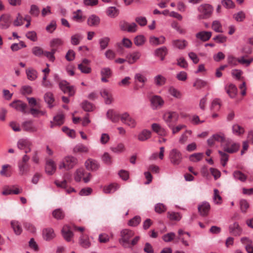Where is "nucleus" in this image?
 <instances>
[{
  "instance_id": "1",
  "label": "nucleus",
  "mask_w": 253,
  "mask_h": 253,
  "mask_svg": "<svg viewBox=\"0 0 253 253\" xmlns=\"http://www.w3.org/2000/svg\"><path fill=\"white\" fill-rule=\"evenodd\" d=\"M134 235V232L128 229L122 230L120 233L121 238L119 239L120 243L125 248H132L135 246L139 240V236H136L131 241L130 239Z\"/></svg>"
},
{
  "instance_id": "2",
  "label": "nucleus",
  "mask_w": 253,
  "mask_h": 253,
  "mask_svg": "<svg viewBox=\"0 0 253 253\" xmlns=\"http://www.w3.org/2000/svg\"><path fill=\"white\" fill-rule=\"evenodd\" d=\"M78 163L77 158L73 156H67L65 157L59 163L58 168L60 169L69 170L73 169Z\"/></svg>"
},
{
  "instance_id": "3",
  "label": "nucleus",
  "mask_w": 253,
  "mask_h": 253,
  "mask_svg": "<svg viewBox=\"0 0 253 253\" xmlns=\"http://www.w3.org/2000/svg\"><path fill=\"white\" fill-rule=\"evenodd\" d=\"M198 11L199 13L198 18L199 20L206 19L211 16L213 11V8L210 4H203L198 7Z\"/></svg>"
},
{
  "instance_id": "4",
  "label": "nucleus",
  "mask_w": 253,
  "mask_h": 253,
  "mask_svg": "<svg viewBox=\"0 0 253 253\" xmlns=\"http://www.w3.org/2000/svg\"><path fill=\"white\" fill-rule=\"evenodd\" d=\"M60 89L65 94H67L69 97L73 96L76 91V88L74 85H72L69 83L65 80L60 81L59 83Z\"/></svg>"
},
{
  "instance_id": "5",
  "label": "nucleus",
  "mask_w": 253,
  "mask_h": 253,
  "mask_svg": "<svg viewBox=\"0 0 253 253\" xmlns=\"http://www.w3.org/2000/svg\"><path fill=\"white\" fill-rule=\"evenodd\" d=\"M179 118V115L176 112L168 111L163 116V119L169 127H172V122H176Z\"/></svg>"
},
{
  "instance_id": "6",
  "label": "nucleus",
  "mask_w": 253,
  "mask_h": 253,
  "mask_svg": "<svg viewBox=\"0 0 253 253\" xmlns=\"http://www.w3.org/2000/svg\"><path fill=\"white\" fill-rule=\"evenodd\" d=\"M169 158L173 165H178L182 160V154L178 150L173 149L169 152Z\"/></svg>"
},
{
  "instance_id": "7",
  "label": "nucleus",
  "mask_w": 253,
  "mask_h": 253,
  "mask_svg": "<svg viewBox=\"0 0 253 253\" xmlns=\"http://www.w3.org/2000/svg\"><path fill=\"white\" fill-rule=\"evenodd\" d=\"M12 22V19L10 14L7 13L2 14L0 16V29L1 30L8 29Z\"/></svg>"
},
{
  "instance_id": "8",
  "label": "nucleus",
  "mask_w": 253,
  "mask_h": 253,
  "mask_svg": "<svg viewBox=\"0 0 253 253\" xmlns=\"http://www.w3.org/2000/svg\"><path fill=\"white\" fill-rule=\"evenodd\" d=\"M227 60L228 63H235L238 62L239 63H251L253 62V57L245 56L237 58L232 55L228 56Z\"/></svg>"
},
{
  "instance_id": "9",
  "label": "nucleus",
  "mask_w": 253,
  "mask_h": 253,
  "mask_svg": "<svg viewBox=\"0 0 253 253\" xmlns=\"http://www.w3.org/2000/svg\"><path fill=\"white\" fill-rule=\"evenodd\" d=\"M121 120L123 123L131 128L134 127L136 125L135 119L132 118L127 112L121 115Z\"/></svg>"
},
{
  "instance_id": "10",
  "label": "nucleus",
  "mask_w": 253,
  "mask_h": 253,
  "mask_svg": "<svg viewBox=\"0 0 253 253\" xmlns=\"http://www.w3.org/2000/svg\"><path fill=\"white\" fill-rule=\"evenodd\" d=\"M151 106L154 110L161 108L164 104V101L159 95H154L150 99Z\"/></svg>"
},
{
  "instance_id": "11",
  "label": "nucleus",
  "mask_w": 253,
  "mask_h": 253,
  "mask_svg": "<svg viewBox=\"0 0 253 253\" xmlns=\"http://www.w3.org/2000/svg\"><path fill=\"white\" fill-rule=\"evenodd\" d=\"M9 105L18 111H20L24 114L27 113L26 109L27 107V105L20 100L13 101Z\"/></svg>"
},
{
  "instance_id": "12",
  "label": "nucleus",
  "mask_w": 253,
  "mask_h": 253,
  "mask_svg": "<svg viewBox=\"0 0 253 253\" xmlns=\"http://www.w3.org/2000/svg\"><path fill=\"white\" fill-rule=\"evenodd\" d=\"M45 169L46 173L48 175L53 174L56 169V166L54 161L51 159H46Z\"/></svg>"
},
{
  "instance_id": "13",
  "label": "nucleus",
  "mask_w": 253,
  "mask_h": 253,
  "mask_svg": "<svg viewBox=\"0 0 253 253\" xmlns=\"http://www.w3.org/2000/svg\"><path fill=\"white\" fill-rule=\"evenodd\" d=\"M137 25L133 22L129 23L126 22H123L120 24V28L122 30L130 33L135 32L137 30Z\"/></svg>"
},
{
  "instance_id": "14",
  "label": "nucleus",
  "mask_w": 253,
  "mask_h": 253,
  "mask_svg": "<svg viewBox=\"0 0 253 253\" xmlns=\"http://www.w3.org/2000/svg\"><path fill=\"white\" fill-rule=\"evenodd\" d=\"M229 232L235 236H239L242 234L243 229L237 222L229 225Z\"/></svg>"
},
{
  "instance_id": "15",
  "label": "nucleus",
  "mask_w": 253,
  "mask_h": 253,
  "mask_svg": "<svg viewBox=\"0 0 253 253\" xmlns=\"http://www.w3.org/2000/svg\"><path fill=\"white\" fill-rule=\"evenodd\" d=\"M85 168L88 170L95 171L99 168V164L95 160L89 158L85 162Z\"/></svg>"
},
{
  "instance_id": "16",
  "label": "nucleus",
  "mask_w": 253,
  "mask_h": 253,
  "mask_svg": "<svg viewBox=\"0 0 253 253\" xmlns=\"http://www.w3.org/2000/svg\"><path fill=\"white\" fill-rule=\"evenodd\" d=\"M22 192V189H19L15 186L12 187H4L3 191L2 192L3 195H8L11 194L17 195L21 193Z\"/></svg>"
},
{
  "instance_id": "17",
  "label": "nucleus",
  "mask_w": 253,
  "mask_h": 253,
  "mask_svg": "<svg viewBox=\"0 0 253 253\" xmlns=\"http://www.w3.org/2000/svg\"><path fill=\"white\" fill-rule=\"evenodd\" d=\"M198 211L201 215L207 216L210 210V205L208 202H204L198 206Z\"/></svg>"
},
{
  "instance_id": "18",
  "label": "nucleus",
  "mask_w": 253,
  "mask_h": 253,
  "mask_svg": "<svg viewBox=\"0 0 253 253\" xmlns=\"http://www.w3.org/2000/svg\"><path fill=\"white\" fill-rule=\"evenodd\" d=\"M19 174L20 176L28 175L30 171L29 164H17Z\"/></svg>"
},
{
  "instance_id": "19",
  "label": "nucleus",
  "mask_w": 253,
  "mask_h": 253,
  "mask_svg": "<svg viewBox=\"0 0 253 253\" xmlns=\"http://www.w3.org/2000/svg\"><path fill=\"white\" fill-rule=\"evenodd\" d=\"M212 33L209 31H201L196 34V38L202 42H207L211 38Z\"/></svg>"
},
{
  "instance_id": "20",
  "label": "nucleus",
  "mask_w": 253,
  "mask_h": 253,
  "mask_svg": "<svg viewBox=\"0 0 253 253\" xmlns=\"http://www.w3.org/2000/svg\"><path fill=\"white\" fill-rule=\"evenodd\" d=\"M79 243L81 247L85 249L88 248L91 246L88 236L83 234L80 237Z\"/></svg>"
},
{
  "instance_id": "21",
  "label": "nucleus",
  "mask_w": 253,
  "mask_h": 253,
  "mask_svg": "<svg viewBox=\"0 0 253 253\" xmlns=\"http://www.w3.org/2000/svg\"><path fill=\"white\" fill-rule=\"evenodd\" d=\"M17 147L20 150H24L27 147H31L32 142L28 138H22L17 142Z\"/></svg>"
},
{
  "instance_id": "22",
  "label": "nucleus",
  "mask_w": 253,
  "mask_h": 253,
  "mask_svg": "<svg viewBox=\"0 0 253 253\" xmlns=\"http://www.w3.org/2000/svg\"><path fill=\"white\" fill-rule=\"evenodd\" d=\"M62 234L64 238L68 242L71 241L73 237V233L68 225H65L62 228Z\"/></svg>"
},
{
  "instance_id": "23",
  "label": "nucleus",
  "mask_w": 253,
  "mask_h": 253,
  "mask_svg": "<svg viewBox=\"0 0 253 253\" xmlns=\"http://www.w3.org/2000/svg\"><path fill=\"white\" fill-rule=\"evenodd\" d=\"M22 126L25 131L35 132L38 130L37 127L34 126L32 121H27L23 123Z\"/></svg>"
},
{
  "instance_id": "24",
  "label": "nucleus",
  "mask_w": 253,
  "mask_h": 253,
  "mask_svg": "<svg viewBox=\"0 0 253 253\" xmlns=\"http://www.w3.org/2000/svg\"><path fill=\"white\" fill-rule=\"evenodd\" d=\"M225 89L227 93L231 98L235 97L237 93V88L234 84H227Z\"/></svg>"
},
{
  "instance_id": "25",
  "label": "nucleus",
  "mask_w": 253,
  "mask_h": 253,
  "mask_svg": "<svg viewBox=\"0 0 253 253\" xmlns=\"http://www.w3.org/2000/svg\"><path fill=\"white\" fill-rule=\"evenodd\" d=\"M11 227L16 235H19L22 232V228L20 222L13 220L10 222Z\"/></svg>"
},
{
  "instance_id": "26",
  "label": "nucleus",
  "mask_w": 253,
  "mask_h": 253,
  "mask_svg": "<svg viewBox=\"0 0 253 253\" xmlns=\"http://www.w3.org/2000/svg\"><path fill=\"white\" fill-rule=\"evenodd\" d=\"M166 39L164 36H160L159 38L155 36H151L149 38L150 43L154 46H157L165 43Z\"/></svg>"
},
{
  "instance_id": "27",
  "label": "nucleus",
  "mask_w": 253,
  "mask_h": 253,
  "mask_svg": "<svg viewBox=\"0 0 253 253\" xmlns=\"http://www.w3.org/2000/svg\"><path fill=\"white\" fill-rule=\"evenodd\" d=\"M107 117L113 123H117L121 120V115L113 110H109L107 112Z\"/></svg>"
},
{
  "instance_id": "28",
  "label": "nucleus",
  "mask_w": 253,
  "mask_h": 253,
  "mask_svg": "<svg viewBox=\"0 0 253 253\" xmlns=\"http://www.w3.org/2000/svg\"><path fill=\"white\" fill-rule=\"evenodd\" d=\"M44 99L49 108H51L54 106V102L55 100L52 92H47L45 93L44 95Z\"/></svg>"
},
{
  "instance_id": "29",
  "label": "nucleus",
  "mask_w": 253,
  "mask_h": 253,
  "mask_svg": "<svg viewBox=\"0 0 253 253\" xmlns=\"http://www.w3.org/2000/svg\"><path fill=\"white\" fill-rule=\"evenodd\" d=\"M100 73L102 76L101 79V81L104 83L108 82L107 79L110 78L112 74L111 70L109 68H102Z\"/></svg>"
},
{
  "instance_id": "30",
  "label": "nucleus",
  "mask_w": 253,
  "mask_h": 253,
  "mask_svg": "<svg viewBox=\"0 0 253 253\" xmlns=\"http://www.w3.org/2000/svg\"><path fill=\"white\" fill-rule=\"evenodd\" d=\"M43 238L46 241H49L53 239L55 235L54 233V231L52 228H46L43 230L42 231Z\"/></svg>"
},
{
  "instance_id": "31",
  "label": "nucleus",
  "mask_w": 253,
  "mask_h": 253,
  "mask_svg": "<svg viewBox=\"0 0 253 253\" xmlns=\"http://www.w3.org/2000/svg\"><path fill=\"white\" fill-rule=\"evenodd\" d=\"M64 116L62 114H59L54 117L55 123L50 122V127L53 128L55 126H60L64 123Z\"/></svg>"
},
{
  "instance_id": "32",
  "label": "nucleus",
  "mask_w": 253,
  "mask_h": 253,
  "mask_svg": "<svg viewBox=\"0 0 253 253\" xmlns=\"http://www.w3.org/2000/svg\"><path fill=\"white\" fill-rule=\"evenodd\" d=\"M240 146V145L239 143H234L231 145V147H229L227 145H223V149L224 152L229 153H233L238 151Z\"/></svg>"
},
{
  "instance_id": "33",
  "label": "nucleus",
  "mask_w": 253,
  "mask_h": 253,
  "mask_svg": "<svg viewBox=\"0 0 253 253\" xmlns=\"http://www.w3.org/2000/svg\"><path fill=\"white\" fill-rule=\"evenodd\" d=\"M101 96L104 99L106 104H110L112 101V97L111 94L107 89H104L100 92Z\"/></svg>"
},
{
  "instance_id": "34",
  "label": "nucleus",
  "mask_w": 253,
  "mask_h": 253,
  "mask_svg": "<svg viewBox=\"0 0 253 253\" xmlns=\"http://www.w3.org/2000/svg\"><path fill=\"white\" fill-rule=\"evenodd\" d=\"M120 188V185L117 183H112L105 186L103 188V192L106 194L112 193Z\"/></svg>"
},
{
  "instance_id": "35",
  "label": "nucleus",
  "mask_w": 253,
  "mask_h": 253,
  "mask_svg": "<svg viewBox=\"0 0 253 253\" xmlns=\"http://www.w3.org/2000/svg\"><path fill=\"white\" fill-rule=\"evenodd\" d=\"M152 129L154 131L160 135L165 136L167 134V131L165 129L162 127L158 124H153L152 125Z\"/></svg>"
},
{
  "instance_id": "36",
  "label": "nucleus",
  "mask_w": 253,
  "mask_h": 253,
  "mask_svg": "<svg viewBox=\"0 0 253 253\" xmlns=\"http://www.w3.org/2000/svg\"><path fill=\"white\" fill-rule=\"evenodd\" d=\"M84 37L81 33L75 34L71 37V43L73 45H78L80 43Z\"/></svg>"
},
{
  "instance_id": "37",
  "label": "nucleus",
  "mask_w": 253,
  "mask_h": 253,
  "mask_svg": "<svg viewBox=\"0 0 253 253\" xmlns=\"http://www.w3.org/2000/svg\"><path fill=\"white\" fill-rule=\"evenodd\" d=\"M233 176L235 180L244 182L247 179V176L240 170H235L233 173Z\"/></svg>"
},
{
  "instance_id": "38",
  "label": "nucleus",
  "mask_w": 253,
  "mask_h": 253,
  "mask_svg": "<svg viewBox=\"0 0 253 253\" xmlns=\"http://www.w3.org/2000/svg\"><path fill=\"white\" fill-rule=\"evenodd\" d=\"M172 45L174 47L180 49H184L187 45V42L185 40H175L172 42Z\"/></svg>"
},
{
  "instance_id": "39",
  "label": "nucleus",
  "mask_w": 253,
  "mask_h": 253,
  "mask_svg": "<svg viewBox=\"0 0 253 253\" xmlns=\"http://www.w3.org/2000/svg\"><path fill=\"white\" fill-rule=\"evenodd\" d=\"M167 53L168 49L165 46L157 48L155 51L156 56L159 57L161 60H163L164 59V57L167 55Z\"/></svg>"
},
{
  "instance_id": "40",
  "label": "nucleus",
  "mask_w": 253,
  "mask_h": 253,
  "mask_svg": "<svg viewBox=\"0 0 253 253\" xmlns=\"http://www.w3.org/2000/svg\"><path fill=\"white\" fill-rule=\"evenodd\" d=\"M88 151V147L82 143L78 144L73 148L74 153H87Z\"/></svg>"
},
{
  "instance_id": "41",
  "label": "nucleus",
  "mask_w": 253,
  "mask_h": 253,
  "mask_svg": "<svg viewBox=\"0 0 253 253\" xmlns=\"http://www.w3.org/2000/svg\"><path fill=\"white\" fill-rule=\"evenodd\" d=\"M63 44V41L62 39L56 38L52 40L50 42V46L51 47V49H55V51L56 52L57 48L62 45Z\"/></svg>"
},
{
  "instance_id": "42",
  "label": "nucleus",
  "mask_w": 253,
  "mask_h": 253,
  "mask_svg": "<svg viewBox=\"0 0 253 253\" xmlns=\"http://www.w3.org/2000/svg\"><path fill=\"white\" fill-rule=\"evenodd\" d=\"M193 86L195 87L197 89H200L206 87H208V89H209L208 82L200 79H197L195 80L193 84Z\"/></svg>"
},
{
  "instance_id": "43",
  "label": "nucleus",
  "mask_w": 253,
  "mask_h": 253,
  "mask_svg": "<svg viewBox=\"0 0 253 253\" xmlns=\"http://www.w3.org/2000/svg\"><path fill=\"white\" fill-rule=\"evenodd\" d=\"M110 42V39L108 37H105L100 39L99 40V44L100 49L103 50L106 49L108 46Z\"/></svg>"
},
{
  "instance_id": "44",
  "label": "nucleus",
  "mask_w": 253,
  "mask_h": 253,
  "mask_svg": "<svg viewBox=\"0 0 253 253\" xmlns=\"http://www.w3.org/2000/svg\"><path fill=\"white\" fill-rule=\"evenodd\" d=\"M154 84L159 86H161L166 84V79L161 75H158L154 78Z\"/></svg>"
},
{
  "instance_id": "45",
  "label": "nucleus",
  "mask_w": 253,
  "mask_h": 253,
  "mask_svg": "<svg viewBox=\"0 0 253 253\" xmlns=\"http://www.w3.org/2000/svg\"><path fill=\"white\" fill-rule=\"evenodd\" d=\"M141 54L139 52H133L127 56L128 62L133 63L136 62L140 57Z\"/></svg>"
},
{
  "instance_id": "46",
  "label": "nucleus",
  "mask_w": 253,
  "mask_h": 253,
  "mask_svg": "<svg viewBox=\"0 0 253 253\" xmlns=\"http://www.w3.org/2000/svg\"><path fill=\"white\" fill-rule=\"evenodd\" d=\"M151 132L149 130H143L140 132L138 136V139L139 140L144 141L147 140L151 136Z\"/></svg>"
},
{
  "instance_id": "47",
  "label": "nucleus",
  "mask_w": 253,
  "mask_h": 253,
  "mask_svg": "<svg viewBox=\"0 0 253 253\" xmlns=\"http://www.w3.org/2000/svg\"><path fill=\"white\" fill-rule=\"evenodd\" d=\"M84 174V170L83 168H79L76 169L74 173V179L75 181L77 182L81 181Z\"/></svg>"
},
{
  "instance_id": "48",
  "label": "nucleus",
  "mask_w": 253,
  "mask_h": 253,
  "mask_svg": "<svg viewBox=\"0 0 253 253\" xmlns=\"http://www.w3.org/2000/svg\"><path fill=\"white\" fill-rule=\"evenodd\" d=\"M211 28L215 32L217 33H223L222 25L219 21L214 20L211 24Z\"/></svg>"
},
{
  "instance_id": "49",
  "label": "nucleus",
  "mask_w": 253,
  "mask_h": 253,
  "mask_svg": "<svg viewBox=\"0 0 253 253\" xmlns=\"http://www.w3.org/2000/svg\"><path fill=\"white\" fill-rule=\"evenodd\" d=\"M100 19L98 17L95 15L90 16L87 20V23L90 26H95L99 24Z\"/></svg>"
},
{
  "instance_id": "50",
  "label": "nucleus",
  "mask_w": 253,
  "mask_h": 253,
  "mask_svg": "<svg viewBox=\"0 0 253 253\" xmlns=\"http://www.w3.org/2000/svg\"><path fill=\"white\" fill-rule=\"evenodd\" d=\"M52 215L56 219L61 220L64 217L65 214L62 209H57L53 211Z\"/></svg>"
},
{
  "instance_id": "51",
  "label": "nucleus",
  "mask_w": 253,
  "mask_h": 253,
  "mask_svg": "<svg viewBox=\"0 0 253 253\" xmlns=\"http://www.w3.org/2000/svg\"><path fill=\"white\" fill-rule=\"evenodd\" d=\"M169 93L173 97L176 98H180L182 94L180 91L176 89L173 86H170L168 89Z\"/></svg>"
},
{
  "instance_id": "52",
  "label": "nucleus",
  "mask_w": 253,
  "mask_h": 253,
  "mask_svg": "<svg viewBox=\"0 0 253 253\" xmlns=\"http://www.w3.org/2000/svg\"><path fill=\"white\" fill-rule=\"evenodd\" d=\"M111 150L115 153H120L125 150V147L124 144L120 143L115 146L110 147Z\"/></svg>"
},
{
  "instance_id": "53",
  "label": "nucleus",
  "mask_w": 253,
  "mask_h": 253,
  "mask_svg": "<svg viewBox=\"0 0 253 253\" xmlns=\"http://www.w3.org/2000/svg\"><path fill=\"white\" fill-rule=\"evenodd\" d=\"M204 157L203 153H196L191 155L189 156V160L193 162H198L201 161Z\"/></svg>"
},
{
  "instance_id": "54",
  "label": "nucleus",
  "mask_w": 253,
  "mask_h": 253,
  "mask_svg": "<svg viewBox=\"0 0 253 253\" xmlns=\"http://www.w3.org/2000/svg\"><path fill=\"white\" fill-rule=\"evenodd\" d=\"M27 78L29 80L34 81L37 78V73L36 70L29 68L26 70Z\"/></svg>"
},
{
  "instance_id": "55",
  "label": "nucleus",
  "mask_w": 253,
  "mask_h": 253,
  "mask_svg": "<svg viewBox=\"0 0 253 253\" xmlns=\"http://www.w3.org/2000/svg\"><path fill=\"white\" fill-rule=\"evenodd\" d=\"M73 20L76 21L78 22H81L84 20V18L83 17L82 13V11L81 10H78L76 11L73 12Z\"/></svg>"
},
{
  "instance_id": "56",
  "label": "nucleus",
  "mask_w": 253,
  "mask_h": 253,
  "mask_svg": "<svg viewBox=\"0 0 253 253\" xmlns=\"http://www.w3.org/2000/svg\"><path fill=\"white\" fill-rule=\"evenodd\" d=\"M29 113L34 117H39L40 116H43L45 115L46 112L40 110L38 109L31 108L30 110Z\"/></svg>"
},
{
  "instance_id": "57",
  "label": "nucleus",
  "mask_w": 253,
  "mask_h": 253,
  "mask_svg": "<svg viewBox=\"0 0 253 253\" xmlns=\"http://www.w3.org/2000/svg\"><path fill=\"white\" fill-rule=\"evenodd\" d=\"M168 217L171 220L179 221L181 218V216L178 212L169 211Z\"/></svg>"
},
{
  "instance_id": "58",
  "label": "nucleus",
  "mask_w": 253,
  "mask_h": 253,
  "mask_svg": "<svg viewBox=\"0 0 253 253\" xmlns=\"http://www.w3.org/2000/svg\"><path fill=\"white\" fill-rule=\"evenodd\" d=\"M232 131L234 134L239 135L244 133V128L238 124H235L232 126Z\"/></svg>"
},
{
  "instance_id": "59",
  "label": "nucleus",
  "mask_w": 253,
  "mask_h": 253,
  "mask_svg": "<svg viewBox=\"0 0 253 253\" xmlns=\"http://www.w3.org/2000/svg\"><path fill=\"white\" fill-rule=\"evenodd\" d=\"M24 17L20 13H18L16 19L13 21V25L16 27L22 26L24 24Z\"/></svg>"
},
{
  "instance_id": "60",
  "label": "nucleus",
  "mask_w": 253,
  "mask_h": 253,
  "mask_svg": "<svg viewBox=\"0 0 253 253\" xmlns=\"http://www.w3.org/2000/svg\"><path fill=\"white\" fill-rule=\"evenodd\" d=\"M239 205L241 211L244 213L247 212V211L250 206L248 201L245 199H241L240 201Z\"/></svg>"
},
{
  "instance_id": "61",
  "label": "nucleus",
  "mask_w": 253,
  "mask_h": 253,
  "mask_svg": "<svg viewBox=\"0 0 253 253\" xmlns=\"http://www.w3.org/2000/svg\"><path fill=\"white\" fill-rule=\"evenodd\" d=\"M55 52V49H51L50 51H45L43 55L48 58L50 62H53L55 60L54 54Z\"/></svg>"
},
{
  "instance_id": "62",
  "label": "nucleus",
  "mask_w": 253,
  "mask_h": 253,
  "mask_svg": "<svg viewBox=\"0 0 253 253\" xmlns=\"http://www.w3.org/2000/svg\"><path fill=\"white\" fill-rule=\"evenodd\" d=\"M220 101L218 99H214L211 103V109L213 111H218L220 108Z\"/></svg>"
},
{
  "instance_id": "63",
  "label": "nucleus",
  "mask_w": 253,
  "mask_h": 253,
  "mask_svg": "<svg viewBox=\"0 0 253 253\" xmlns=\"http://www.w3.org/2000/svg\"><path fill=\"white\" fill-rule=\"evenodd\" d=\"M145 42V38L143 35L136 36L134 39V42L137 46H141Z\"/></svg>"
},
{
  "instance_id": "64",
  "label": "nucleus",
  "mask_w": 253,
  "mask_h": 253,
  "mask_svg": "<svg viewBox=\"0 0 253 253\" xmlns=\"http://www.w3.org/2000/svg\"><path fill=\"white\" fill-rule=\"evenodd\" d=\"M107 14L111 17H115L119 14V11L115 7H110L107 10Z\"/></svg>"
}]
</instances>
